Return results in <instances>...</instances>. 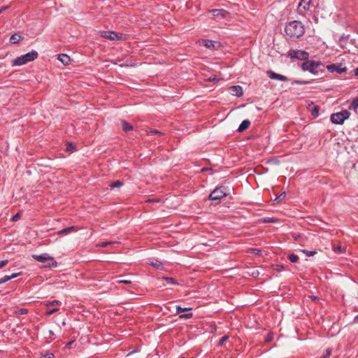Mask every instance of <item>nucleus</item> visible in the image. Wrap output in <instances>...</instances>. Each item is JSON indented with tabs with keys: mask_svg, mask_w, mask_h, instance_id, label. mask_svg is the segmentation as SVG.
Returning <instances> with one entry per match:
<instances>
[{
	"mask_svg": "<svg viewBox=\"0 0 358 358\" xmlns=\"http://www.w3.org/2000/svg\"><path fill=\"white\" fill-rule=\"evenodd\" d=\"M334 250L336 253L341 254L344 252L345 248L341 246H337V247H334Z\"/></svg>",
	"mask_w": 358,
	"mask_h": 358,
	"instance_id": "c756f323",
	"label": "nucleus"
},
{
	"mask_svg": "<svg viewBox=\"0 0 358 358\" xmlns=\"http://www.w3.org/2000/svg\"><path fill=\"white\" fill-rule=\"evenodd\" d=\"M327 69L331 73L336 72L338 74H341L347 71V68L343 66L341 63L327 65Z\"/></svg>",
	"mask_w": 358,
	"mask_h": 358,
	"instance_id": "1a4fd4ad",
	"label": "nucleus"
},
{
	"mask_svg": "<svg viewBox=\"0 0 358 358\" xmlns=\"http://www.w3.org/2000/svg\"><path fill=\"white\" fill-rule=\"evenodd\" d=\"M229 193L227 191V187L224 186H220L216 187L208 196V199L211 201H217L218 203L222 199L226 197Z\"/></svg>",
	"mask_w": 358,
	"mask_h": 358,
	"instance_id": "20e7f679",
	"label": "nucleus"
},
{
	"mask_svg": "<svg viewBox=\"0 0 358 358\" xmlns=\"http://www.w3.org/2000/svg\"><path fill=\"white\" fill-rule=\"evenodd\" d=\"M268 76L272 80H278L280 81H287L288 78L283 75L276 73L271 70L266 72Z\"/></svg>",
	"mask_w": 358,
	"mask_h": 358,
	"instance_id": "9d476101",
	"label": "nucleus"
},
{
	"mask_svg": "<svg viewBox=\"0 0 358 358\" xmlns=\"http://www.w3.org/2000/svg\"><path fill=\"white\" fill-rule=\"evenodd\" d=\"M289 260L292 263H296L299 260V257L295 254H291L288 256Z\"/></svg>",
	"mask_w": 358,
	"mask_h": 358,
	"instance_id": "b1692460",
	"label": "nucleus"
},
{
	"mask_svg": "<svg viewBox=\"0 0 358 358\" xmlns=\"http://www.w3.org/2000/svg\"><path fill=\"white\" fill-rule=\"evenodd\" d=\"M229 91L231 94L240 97L243 95V88L240 85H234L229 87Z\"/></svg>",
	"mask_w": 358,
	"mask_h": 358,
	"instance_id": "9b49d317",
	"label": "nucleus"
},
{
	"mask_svg": "<svg viewBox=\"0 0 358 358\" xmlns=\"http://www.w3.org/2000/svg\"><path fill=\"white\" fill-rule=\"evenodd\" d=\"M288 56L292 59H297L300 60H306L308 59V53L301 50H290L288 52Z\"/></svg>",
	"mask_w": 358,
	"mask_h": 358,
	"instance_id": "0eeeda50",
	"label": "nucleus"
},
{
	"mask_svg": "<svg viewBox=\"0 0 358 358\" xmlns=\"http://www.w3.org/2000/svg\"><path fill=\"white\" fill-rule=\"evenodd\" d=\"M180 78L182 79H185V80H188L189 79V78L188 76H187L186 74H184V73H180Z\"/></svg>",
	"mask_w": 358,
	"mask_h": 358,
	"instance_id": "8fccbe9b",
	"label": "nucleus"
},
{
	"mask_svg": "<svg viewBox=\"0 0 358 358\" xmlns=\"http://www.w3.org/2000/svg\"><path fill=\"white\" fill-rule=\"evenodd\" d=\"M312 0H301L299 4V6H303L305 10L309 9Z\"/></svg>",
	"mask_w": 358,
	"mask_h": 358,
	"instance_id": "412c9836",
	"label": "nucleus"
},
{
	"mask_svg": "<svg viewBox=\"0 0 358 358\" xmlns=\"http://www.w3.org/2000/svg\"><path fill=\"white\" fill-rule=\"evenodd\" d=\"M349 108L354 110L358 108V96L352 100Z\"/></svg>",
	"mask_w": 358,
	"mask_h": 358,
	"instance_id": "5701e85b",
	"label": "nucleus"
},
{
	"mask_svg": "<svg viewBox=\"0 0 358 358\" xmlns=\"http://www.w3.org/2000/svg\"><path fill=\"white\" fill-rule=\"evenodd\" d=\"M117 283H124V284H131V280H122V279H117L116 280Z\"/></svg>",
	"mask_w": 358,
	"mask_h": 358,
	"instance_id": "c9c22d12",
	"label": "nucleus"
},
{
	"mask_svg": "<svg viewBox=\"0 0 358 358\" xmlns=\"http://www.w3.org/2000/svg\"><path fill=\"white\" fill-rule=\"evenodd\" d=\"M260 221L263 223H273V222H275V220L273 218H270V217L262 218Z\"/></svg>",
	"mask_w": 358,
	"mask_h": 358,
	"instance_id": "c85d7f7f",
	"label": "nucleus"
},
{
	"mask_svg": "<svg viewBox=\"0 0 358 358\" xmlns=\"http://www.w3.org/2000/svg\"><path fill=\"white\" fill-rule=\"evenodd\" d=\"M66 150L67 151L72 152V151H73V150H75V146L73 145V144L70 143H68L66 144Z\"/></svg>",
	"mask_w": 358,
	"mask_h": 358,
	"instance_id": "7c9ffc66",
	"label": "nucleus"
},
{
	"mask_svg": "<svg viewBox=\"0 0 358 358\" xmlns=\"http://www.w3.org/2000/svg\"><path fill=\"white\" fill-rule=\"evenodd\" d=\"M211 13L214 17H221L222 18L229 14L227 11L223 9H213L211 10Z\"/></svg>",
	"mask_w": 358,
	"mask_h": 358,
	"instance_id": "ddd939ff",
	"label": "nucleus"
},
{
	"mask_svg": "<svg viewBox=\"0 0 358 358\" xmlns=\"http://www.w3.org/2000/svg\"><path fill=\"white\" fill-rule=\"evenodd\" d=\"M202 44L210 50H214L215 48V42L212 40H203Z\"/></svg>",
	"mask_w": 358,
	"mask_h": 358,
	"instance_id": "f3484780",
	"label": "nucleus"
},
{
	"mask_svg": "<svg viewBox=\"0 0 358 358\" xmlns=\"http://www.w3.org/2000/svg\"><path fill=\"white\" fill-rule=\"evenodd\" d=\"M208 80L210 82L218 81V79L215 76L210 77Z\"/></svg>",
	"mask_w": 358,
	"mask_h": 358,
	"instance_id": "09e8293b",
	"label": "nucleus"
},
{
	"mask_svg": "<svg viewBox=\"0 0 358 358\" xmlns=\"http://www.w3.org/2000/svg\"><path fill=\"white\" fill-rule=\"evenodd\" d=\"M176 311L177 313H179V305L176 306Z\"/></svg>",
	"mask_w": 358,
	"mask_h": 358,
	"instance_id": "13d9d810",
	"label": "nucleus"
},
{
	"mask_svg": "<svg viewBox=\"0 0 358 358\" xmlns=\"http://www.w3.org/2000/svg\"><path fill=\"white\" fill-rule=\"evenodd\" d=\"M228 339H229V336H222V337L220 338V341H219L218 345H222L224 344V343L225 341H227Z\"/></svg>",
	"mask_w": 358,
	"mask_h": 358,
	"instance_id": "72a5a7b5",
	"label": "nucleus"
},
{
	"mask_svg": "<svg viewBox=\"0 0 358 358\" xmlns=\"http://www.w3.org/2000/svg\"><path fill=\"white\" fill-rule=\"evenodd\" d=\"M73 342V341H71L69 342V343L66 344V346H67V347H69V346L71 345V343H72Z\"/></svg>",
	"mask_w": 358,
	"mask_h": 358,
	"instance_id": "bf43d9fd",
	"label": "nucleus"
},
{
	"mask_svg": "<svg viewBox=\"0 0 358 358\" xmlns=\"http://www.w3.org/2000/svg\"><path fill=\"white\" fill-rule=\"evenodd\" d=\"M10 280V278H9L8 275H5L4 277L0 278V285L5 283Z\"/></svg>",
	"mask_w": 358,
	"mask_h": 358,
	"instance_id": "473e14b6",
	"label": "nucleus"
},
{
	"mask_svg": "<svg viewBox=\"0 0 358 358\" xmlns=\"http://www.w3.org/2000/svg\"><path fill=\"white\" fill-rule=\"evenodd\" d=\"M250 125V121L248 120H243L238 127V131L243 132L246 130Z\"/></svg>",
	"mask_w": 358,
	"mask_h": 358,
	"instance_id": "2eb2a0df",
	"label": "nucleus"
},
{
	"mask_svg": "<svg viewBox=\"0 0 358 358\" xmlns=\"http://www.w3.org/2000/svg\"><path fill=\"white\" fill-rule=\"evenodd\" d=\"M48 334H49V338H51L52 336H54V332L52 330H49Z\"/></svg>",
	"mask_w": 358,
	"mask_h": 358,
	"instance_id": "603ef678",
	"label": "nucleus"
},
{
	"mask_svg": "<svg viewBox=\"0 0 358 358\" xmlns=\"http://www.w3.org/2000/svg\"><path fill=\"white\" fill-rule=\"evenodd\" d=\"M76 231V227L74 226H71V227H66V228H64V229L59 231L58 234L59 235H66L67 234H69L71 232Z\"/></svg>",
	"mask_w": 358,
	"mask_h": 358,
	"instance_id": "dca6fc26",
	"label": "nucleus"
},
{
	"mask_svg": "<svg viewBox=\"0 0 358 358\" xmlns=\"http://www.w3.org/2000/svg\"><path fill=\"white\" fill-rule=\"evenodd\" d=\"M40 358H54V355L51 352H47L45 355H41Z\"/></svg>",
	"mask_w": 358,
	"mask_h": 358,
	"instance_id": "f704fd0d",
	"label": "nucleus"
},
{
	"mask_svg": "<svg viewBox=\"0 0 358 358\" xmlns=\"http://www.w3.org/2000/svg\"><path fill=\"white\" fill-rule=\"evenodd\" d=\"M20 273H13L12 275H8V276H9V278H10V280H11V279L17 278V276L20 275Z\"/></svg>",
	"mask_w": 358,
	"mask_h": 358,
	"instance_id": "49530a36",
	"label": "nucleus"
},
{
	"mask_svg": "<svg viewBox=\"0 0 358 358\" xmlns=\"http://www.w3.org/2000/svg\"><path fill=\"white\" fill-rule=\"evenodd\" d=\"M122 129L124 132H128L133 130V126L125 120L122 121Z\"/></svg>",
	"mask_w": 358,
	"mask_h": 358,
	"instance_id": "6ab92c4d",
	"label": "nucleus"
},
{
	"mask_svg": "<svg viewBox=\"0 0 358 358\" xmlns=\"http://www.w3.org/2000/svg\"><path fill=\"white\" fill-rule=\"evenodd\" d=\"M355 73L357 76H358V68L355 70Z\"/></svg>",
	"mask_w": 358,
	"mask_h": 358,
	"instance_id": "052dcab7",
	"label": "nucleus"
},
{
	"mask_svg": "<svg viewBox=\"0 0 358 358\" xmlns=\"http://www.w3.org/2000/svg\"><path fill=\"white\" fill-rule=\"evenodd\" d=\"M115 243V242H113V241H105V242H102V243H98L96 245L97 247H101V248H105V247H107L108 245H112V244H114Z\"/></svg>",
	"mask_w": 358,
	"mask_h": 358,
	"instance_id": "393cba45",
	"label": "nucleus"
},
{
	"mask_svg": "<svg viewBox=\"0 0 358 358\" xmlns=\"http://www.w3.org/2000/svg\"><path fill=\"white\" fill-rule=\"evenodd\" d=\"M58 59L65 66L69 64L71 62L70 57L66 54L59 55Z\"/></svg>",
	"mask_w": 358,
	"mask_h": 358,
	"instance_id": "4468645a",
	"label": "nucleus"
},
{
	"mask_svg": "<svg viewBox=\"0 0 358 358\" xmlns=\"http://www.w3.org/2000/svg\"><path fill=\"white\" fill-rule=\"evenodd\" d=\"M192 308H182L180 306V320L189 319L192 317Z\"/></svg>",
	"mask_w": 358,
	"mask_h": 358,
	"instance_id": "f8f14e48",
	"label": "nucleus"
},
{
	"mask_svg": "<svg viewBox=\"0 0 358 358\" xmlns=\"http://www.w3.org/2000/svg\"><path fill=\"white\" fill-rule=\"evenodd\" d=\"M285 31L290 38H299L303 35L305 29L300 21L294 20L286 24Z\"/></svg>",
	"mask_w": 358,
	"mask_h": 358,
	"instance_id": "f257e3e1",
	"label": "nucleus"
},
{
	"mask_svg": "<svg viewBox=\"0 0 358 358\" xmlns=\"http://www.w3.org/2000/svg\"><path fill=\"white\" fill-rule=\"evenodd\" d=\"M133 352H131L128 353L127 356L128 357V356L131 355Z\"/></svg>",
	"mask_w": 358,
	"mask_h": 358,
	"instance_id": "680f3d73",
	"label": "nucleus"
},
{
	"mask_svg": "<svg viewBox=\"0 0 358 358\" xmlns=\"http://www.w3.org/2000/svg\"><path fill=\"white\" fill-rule=\"evenodd\" d=\"M350 115V113L347 110H344L341 112L333 113L331 115V121L332 123L336 124H343L344 121L349 118Z\"/></svg>",
	"mask_w": 358,
	"mask_h": 358,
	"instance_id": "423d86ee",
	"label": "nucleus"
},
{
	"mask_svg": "<svg viewBox=\"0 0 358 358\" xmlns=\"http://www.w3.org/2000/svg\"><path fill=\"white\" fill-rule=\"evenodd\" d=\"M27 313H28V310H27V309H25V308H21L17 311V313L20 315L27 314Z\"/></svg>",
	"mask_w": 358,
	"mask_h": 358,
	"instance_id": "a19ab883",
	"label": "nucleus"
},
{
	"mask_svg": "<svg viewBox=\"0 0 358 358\" xmlns=\"http://www.w3.org/2000/svg\"><path fill=\"white\" fill-rule=\"evenodd\" d=\"M165 280L167 281V283L169 284L176 283L172 278H165Z\"/></svg>",
	"mask_w": 358,
	"mask_h": 358,
	"instance_id": "a18cd8bd",
	"label": "nucleus"
},
{
	"mask_svg": "<svg viewBox=\"0 0 358 358\" xmlns=\"http://www.w3.org/2000/svg\"><path fill=\"white\" fill-rule=\"evenodd\" d=\"M61 302L59 301H57V300H54V301H50L47 303V306H57V305H59L60 304Z\"/></svg>",
	"mask_w": 358,
	"mask_h": 358,
	"instance_id": "2f4dec72",
	"label": "nucleus"
},
{
	"mask_svg": "<svg viewBox=\"0 0 358 358\" xmlns=\"http://www.w3.org/2000/svg\"><path fill=\"white\" fill-rule=\"evenodd\" d=\"M100 36L103 38L115 41L120 40L122 38V34H118L113 31H99Z\"/></svg>",
	"mask_w": 358,
	"mask_h": 358,
	"instance_id": "6e6552de",
	"label": "nucleus"
},
{
	"mask_svg": "<svg viewBox=\"0 0 358 358\" xmlns=\"http://www.w3.org/2000/svg\"><path fill=\"white\" fill-rule=\"evenodd\" d=\"M331 350L330 349H327L324 355L322 356L321 358H328L331 355Z\"/></svg>",
	"mask_w": 358,
	"mask_h": 358,
	"instance_id": "58836bf2",
	"label": "nucleus"
},
{
	"mask_svg": "<svg viewBox=\"0 0 358 358\" xmlns=\"http://www.w3.org/2000/svg\"><path fill=\"white\" fill-rule=\"evenodd\" d=\"M32 257L37 262L42 263L50 262L45 266L46 268H53L57 266V262L53 259V257L49 256L46 253L41 255H32Z\"/></svg>",
	"mask_w": 358,
	"mask_h": 358,
	"instance_id": "39448f33",
	"label": "nucleus"
},
{
	"mask_svg": "<svg viewBox=\"0 0 358 358\" xmlns=\"http://www.w3.org/2000/svg\"><path fill=\"white\" fill-rule=\"evenodd\" d=\"M150 264L155 268H157L159 269L162 268V263L157 259L150 260Z\"/></svg>",
	"mask_w": 358,
	"mask_h": 358,
	"instance_id": "4be33fe9",
	"label": "nucleus"
},
{
	"mask_svg": "<svg viewBox=\"0 0 358 358\" xmlns=\"http://www.w3.org/2000/svg\"><path fill=\"white\" fill-rule=\"evenodd\" d=\"M180 358H184V357H180Z\"/></svg>",
	"mask_w": 358,
	"mask_h": 358,
	"instance_id": "e2e57ef3",
	"label": "nucleus"
},
{
	"mask_svg": "<svg viewBox=\"0 0 358 358\" xmlns=\"http://www.w3.org/2000/svg\"><path fill=\"white\" fill-rule=\"evenodd\" d=\"M161 201V199H149L148 200H146V202H155V203H159Z\"/></svg>",
	"mask_w": 358,
	"mask_h": 358,
	"instance_id": "79ce46f5",
	"label": "nucleus"
},
{
	"mask_svg": "<svg viewBox=\"0 0 358 358\" xmlns=\"http://www.w3.org/2000/svg\"><path fill=\"white\" fill-rule=\"evenodd\" d=\"M324 66L322 62L314 60L306 59L301 65L303 71H308L313 74H317L320 71H322L320 67Z\"/></svg>",
	"mask_w": 358,
	"mask_h": 358,
	"instance_id": "7ed1b4c3",
	"label": "nucleus"
},
{
	"mask_svg": "<svg viewBox=\"0 0 358 358\" xmlns=\"http://www.w3.org/2000/svg\"><path fill=\"white\" fill-rule=\"evenodd\" d=\"M294 83L299 84V85H305L310 83L309 81H303V80H295Z\"/></svg>",
	"mask_w": 358,
	"mask_h": 358,
	"instance_id": "ea45409f",
	"label": "nucleus"
},
{
	"mask_svg": "<svg viewBox=\"0 0 358 358\" xmlns=\"http://www.w3.org/2000/svg\"><path fill=\"white\" fill-rule=\"evenodd\" d=\"M273 334H268L266 336L265 341L266 343H269V342H271L273 340Z\"/></svg>",
	"mask_w": 358,
	"mask_h": 358,
	"instance_id": "e433bc0d",
	"label": "nucleus"
},
{
	"mask_svg": "<svg viewBox=\"0 0 358 358\" xmlns=\"http://www.w3.org/2000/svg\"><path fill=\"white\" fill-rule=\"evenodd\" d=\"M150 132L152 134H161V132L157 130H151Z\"/></svg>",
	"mask_w": 358,
	"mask_h": 358,
	"instance_id": "864d4df0",
	"label": "nucleus"
},
{
	"mask_svg": "<svg viewBox=\"0 0 358 358\" xmlns=\"http://www.w3.org/2000/svg\"><path fill=\"white\" fill-rule=\"evenodd\" d=\"M7 8H8L7 6H3V7L0 9V13H1L3 10H6Z\"/></svg>",
	"mask_w": 358,
	"mask_h": 358,
	"instance_id": "6e6d98bb",
	"label": "nucleus"
},
{
	"mask_svg": "<svg viewBox=\"0 0 358 358\" xmlns=\"http://www.w3.org/2000/svg\"><path fill=\"white\" fill-rule=\"evenodd\" d=\"M302 252L304 253L307 257H312L313 255H315L317 252L316 251H309V250H302Z\"/></svg>",
	"mask_w": 358,
	"mask_h": 358,
	"instance_id": "cd10ccee",
	"label": "nucleus"
},
{
	"mask_svg": "<svg viewBox=\"0 0 358 358\" xmlns=\"http://www.w3.org/2000/svg\"><path fill=\"white\" fill-rule=\"evenodd\" d=\"M313 108H310V105L309 106V109L310 110L311 115L317 117L319 115V107L317 106L314 105L313 103L311 104Z\"/></svg>",
	"mask_w": 358,
	"mask_h": 358,
	"instance_id": "aec40b11",
	"label": "nucleus"
},
{
	"mask_svg": "<svg viewBox=\"0 0 358 358\" xmlns=\"http://www.w3.org/2000/svg\"><path fill=\"white\" fill-rule=\"evenodd\" d=\"M123 185V182L120 181V180H117L113 183H111L109 186L111 187V188H115V187H120Z\"/></svg>",
	"mask_w": 358,
	"mask_h": 358,
	"instance_id": "a878e982",
	"label": "nucleus"
},
{
	"mask_svg": "<svg viewBox=\"0 0 358 358\" xmlns=\"http://www.w3.org/2000/svg\"><path fill=\"white\" fill-rule=\"evenodd\" d=\"M8 261L7 259L0 261V268L4 267L7 264Z\"/></svg>",
	"mask_w": 358,
	"mask_h": 358,
	"instance_id": "c03bdc74",
	"label": "nucleus"
},
{
	"mask_svg": "<svg viewBox=\"0 0 358 358\" xmlns=\"http://www.w3.org/2000/svg\"><path fill=\"white\" fill-rule=\"evenodd\" d=\"M248 252L249 253H254V254H256V255H262V250H259V249H257V248H250L248 249Z\"/></svg>",
	"mask_w": 358,
	"mask_h": 358,
	"instance_id": "bb28decb",
	"label": "nucleus"
},
{
	"mask_svg": "<svg viewBox=\"0 0 358 358\" xmlns=\"http://www.w3.org/2000/svg\"><path fill=\"white\" fill-rule=\"evenodd\" d=\"M22 39V37L20 34H14L10 37L9 41L12 44H16Z\"/></svg>",
	"mask_w": 358,
	"mask_h": 358,
	"instance_id": "a211bd4d",
	"label": "nucleus"
},
{
	"mask_svg": "<svg viewBox=\"0 0 358 358\" xmlns=\"http://www.w3.org/2000/svg\"><path fill=\"white\" fill-rule=\"evenodd\" d=\"M38 52L35 50H31L24 55L17 57L12 61L13 66H21L29 62L34 61L38 57Z\"/></svg>",
	"mask_w": 358,
	"mask_h": 358,
	"instance_id": "f03ea898",
	"label": "nucleus"
},
{
	"mask_svg": "<svg viewBox=\"0 0 358 358\" xmlns=\"http://www.w3.org/2000/svg\"><path fill=\"white\" fill-rule=\"evenodd\" d=\"M354 322L358 323V315H356L354 318Z\"/></svg>",
	"mask_w": 358,
	"mask_h": 358,
	"instance_id": "5fc2aeb1",
	"label": "nucleus"
},
{
	"mask_svg": "<svg viewBox=\"0 0 358 358\" xmlns=\"http://www.w3.org/2000/svg\"><path fill=\"white\" fill-rule=\"evenodd\" d=\"M310 298H311L313 301H315V300L318 299V297H317V296H310Z\"/></svg>",
	"mask_w": 358,
	"mask_h": 358,
	"instance_id": "4d7b16f0",
	"label": "nucleus"
},
{
	"mask_svg": "<svg viewBox=\"0 0 358 358\" xmlns=\"http://www.w3.org/2000/svg\"><path fill=\"white\" fill-rule=\"evenodd\" d=\"M59 310L58 308H53V309H51L50 310H48L45 313L46 315H52L53 313L57 312Z\"/></svg>",
	"mask_w": 358,
	"mask_h": 358,
	"instance_id": "4c0bfd02",
	"label": "nucleus"
},
{
	"mask_svg": "<svg viewBox=\"0 0 358 358\" xmlns=\"http://www.w3.org/2000/svg\"><path fill=\"white\" fill-rule=\"evenodd\" d=\"M285 192H283L282 193L278 198H276L275 199H280V200H282L285 198Z\"/></svg>",
	"mask_w": 358,
	"mask_h": 358,
	"instance_id": "de8ad7c7",
	"label": "nucleus"
},
{
	"mask_svg": "<svg viewBox=\"0 0 358 358\" xmlns=\"http://www.w3.org/2000/svg\"><path fill=\"white\" fill-rule=\"evenodd\" d=\"M20 213H17L16 215H15L13 217H12V221H17L20 219Z\"/></svg>",
	"mask_w": 358,
	"mask_h": 358,
	"instance_id": "37998d69",
	"label": "nucleus"
},
{
	"mask_svg": "<svg viewBox=\"0 0 358 358\" xmlns=\"http://www.w3.org/2000/svg\"><path fill=\"white\" fill-rule=\"evenodd\" d=\"M276 269L278 271H282L284 269V267L282 265H276Z\"/></svg>",
	"mask_w": 358,
	"mask_h": 358,
	"instance_id": "3c124183",
	"label": "nucleus"
}]
</instances>
